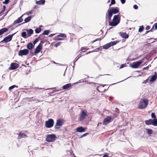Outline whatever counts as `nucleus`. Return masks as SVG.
Here are the masks:
<instances>
[{
  "label": "nucleus",
  "mask_w": 157,
  "mask_h": 157,
  "mask_svg": "<svg viewBox=\"0 0 157 157\" xmlns=\"http://www.w3.org/2000/svg\"><path fill=\"white\" fill-rule=\"evenodd\" d=\"M120 20L119 15H115L113 17V21L109 22V25L111 26H116L120 23Z\"/></svg>",
  "instance_id": "f257e3e1"
},
{
  "label": "nucleus",
  "mask_w": 157,
  "mask_h": 157,
  "mask_svg": "<svg viewBox=\"0 0 157 157\" xmlns=\"http://www.w3.org/2000/svg\"><path fill=\"white\" fill-rule=\"evenodd\" d=\"M148 100L146 99H141L139 103V108L141 109H143L145 108L147 106L148 104Z\"/></svg>",
  "instance_id": "f03ea898"
},
{
  "label": "nucleus",
  "mask_w": 157,
  "mask_h": 157,
  "mask_svg": "<svg viewBox=\"0 0 157 157\" xmlns=\"http://www.w3.org/2000/svg\"><path fill=\"white\" fill-rule=\"evenodd\" d=\"M56 138V137L54 134L48 135L46 136V140L48 142H53Z\"/></svg>",
  "instance_id": "7ed1b4c3"
},
{
  "label": "nucleus",
  "mask_w": 157,
  "mask_h": 157,
  "mask_svg": "<svg viewBox=\"0 0 157 157\" xmlns=\"http://www.w3.org/2000/svg\"><path fill=\"white\" fill-rule=\"evenodd\" d=\"M54 122L53 119L50 118L45 122V126L46 128H51L54 125Z\"/></svg>",
  "instance_id": "20e7f679"
},
{
  "label": "nucleus",
  "mask_w": 157,
  "mask_h": 157,
  "mask_svg": "<svg viewBox=\"0 0 157 157\" xmlns=\"http://www.w3.org/2000/svg\"><path fill=\"white\" fill-rule=\"evenodd\" d=\"M87 115V111L85 110H83L79 118L80 121H82L84 120Z\"/></svg>",
  "instance_id": "39448f33"
},
{
  "label": "nucleus",
  "mask_w": 157,
  "mask_h": 157,
  "mask_svg": "<svg viewBox=\"0 0 157 157\" xmlns=\"http://www.w3.org/2000/svg\"><path fill=\"white\" fill-rule=\"evenodd\" d=\"M63 120L61 119H59L57 120L56 125L55 126V128L56 129H58L63 124Z\"/></svg>",
  "instance_id": "423d86ee"
},
{
  "label": "nucleus",
  "mask_w": 157,
  "mask_h": 157,
  "mask_svg": "<svg viewBox=\"0 0 157 157\" xmlns=\"http://www.w3.org/2000/svg\"><path fill=\"white\" fill-rule=\"evenodd\" d=\"M119 9L118 7H116L111 8V9H109L107 12L110 13L113 15V14H116L119 12Z\"/></svg>",
  "instance_id": "0eeeda50"
},
{
  "label": "nucleus",
  "mask_w": 157,
  "mask_h": 157,
  "mask_svg": "<svg viewBox=\"0 0 157 157\" xmlns=\"http://www.w3.org/2000/svg\"><path fill=\"white\" fill-rule=\"evenodd\" d=\"M29 51L28 49H24L22 50H21L19 51L18 55L21 56H26L29 53Z\"/></svg>",
  "instance_id": "6e6552de"
},
{
  "label": "nucleus",
  "mask_w": 157,
  "mask_h": 157,
  "mask_svg": "<svg viewBox=\"0 0 157 157\" xmlns=\"http://www.w3.org/2000/svg\"><path fill=\"white\" fill-rule=\"evenodd\" d=\"M90 81V80H88V78H85L84 79H82L79 80L77 82L74 83V84H76L78 83H79L82 82H86L87 83H88L89 84H95V83H92L91 82H89Z\"/></svg>",
  "instance_id": "1a4fd4ad"
},
{
  "label": "nucleus",
  "mask_w": 157,
  "mask_h": 157,
  "mask_svg": "<svg viewBox=\"0 0 157 157\" xmlns=\"http://www.w3.org/2000/svg\"><path fill=\"white\" fill-rule=\"evenodd\" d=\"M143 62L141 61H138L133 63L131 66L132 68H137Z\"/></svg>",
  "instance_id": "9d476101"
},
{
  "label": "nucleus",
  "mask_w": 157,
  "mask_h": 157,
  "mask_svg": "<svg viewBox=\"0 0 157 157\" xmlns=\"http://www.w3.org/2000/svg\"><path fill=\"white\" fill-rule=\"evenodd\" d=\"M42 42H41L38 45V46L36 48L34 53L35 54H37L39 53L42 49Z\"/></svg>",
  "instance_id": "9b49d317"
},
{
  "label": "nucleus",
  "mask_w": 157,
  "mask_h": 157,
  "mask_svg": "<svg viewBox=\"0 0 157 157\" xmlns=\"http://www.w3.org/2000/svg\"><path fill=\"white\" fill-rule=\"evenodd\" d=\"M19 66V65L17 63H12L10 65V67H9L10 70H13L18 68Z\"/></svg>",
  "instance_id": "f8f14e48"
},
{
  "label": "nucleus",
  "mask_w": 157,
  "mask_h": 157,
  "mask_svg": "<svg viewBox=\"0 0 157 157\" xmlns=\"http://www.w3.org/2000/svg\"><path fill=\"white\" fill-rule=\"evenodd\" d=\"M16 33L6 36L4 38L6 40V43L10 41L12 39L13 36L16 34Z\"/></svg>",
  "instance_id": "ddd939ff"
},
{
  "label": "nucleus",
  "mask_w": 157,
  "mask_h": 157,
  "mask_svg": "<svg viewBox=\"0 0 157 157\" xmlns=\"http://www.w3.org/2000/svg\"><path fill=\"white\" fill-rule=\"evenodd\" d=\"M22 16L19 17L17 20H15L14 22L11 24V26H12L16 24L19 23L21 22L23 19L22 18Z\"/></svg>",
  "instance_id": "4468645a"
},
{
  "label": "nucleus",
  "mask_w": 157,
  "mask_h": 157,
  "mask_svg": "<svg viewBox=\"0 0 157 157\" xmlns=\"http://www.w3.org/2000/svg\"><path fill=\"white\" fill-rule=\"evenodd\" d=\"M111 119V118L109 117H108L105 118L103 122V124L104 125H107L110 122Z\"/></svg>",
  "instance_id": "2eb2a0df"
},
{
  "label": "nucleus",
  "mask_w": 157,
  "mask_h": 157,
  "mask_svg": "<svg viewBox=\"0 0 157 157\" xmlns=\"http://www.w3.org/2000/svg\"><path fill=\"white\" fill-rule=\"evenodd\" d=\"M121 36L123 38L127 39L129 37V35L127 34L126 33L120 32L119 33Z\"/></svg>",
  "instance_id": "dca6fc26"
},
{
  "label": "nucleus",
  "mask_w": 157,
  "mask_h": 157,
  "mask_svg": "<svg viewBox=\"0 0 157 157\" xmlns=\"http://www.w3.org/2000/svg\"><path fill=\"white\" fill-rule=\"evenodd\" d=\"M108 14H106V19L107 20L109 23L110 22V21L111 20V17L112 16V14L110 13L107 12Z\"/></svg>",
  "instance_id": "f3484780"
},
{
  "label": "nucleus",
  "mask_w": 157,
  "mask_h": 157,
  "mask_svg": "<svg viewBox=\"0 0 157 157\" xmlns=\"http://www.w3.org/2000/svg\"><path fill=\"white\" fill-rule=\"evenodd\" d=\"M34 46V45H33V43H32L30 42L27 44V48L28 49L31 50L33 49Z\"/></svg>",
  "instance_id": "a211bd4d"
},
{
  "label": "nucleus",
  "mask_w": 157,
  "mask_h": 157,
  "mask_svg": "<svg viewBox=\"0 0 157 157\" xmlns=\"http://www.w3.org/2000/svg\"><path fill=\"white\" fill-rule=\"evenodd\" d=\"M8 29L6 28H4L0 29V35H1L4 33L7 32Z\"/></svg>",
  "instance_id": "6ab92c4d"
},
{
  "label": "nucleus",
  "mask_w": 157,
  "mask_h": 157,
  "mask_svg": "<svg viewBox=\"0 0 157 157\" xmlns=\"http://www.w3.org/2000/svg\"><path fill=\"white\" fill-rule=\"evenodd\" d=\"M27 136V135L24 133H21L18 134V139H20L22 138H25Z\"/></svg>",
  "instance_id": "aec40b11"
},
{
  "label": "nucleus",
  "mask_w": 157,
  "mask_h": 157,
  "mask_svg": "<svg viewBox=\"0 0 157 157\" xmlns=\"http://www.w3.org/2000/svg\"><path fill=\"white\" fill-rule=\"evenodd\" d=\"M85 130V128H83L82 126L78 127L76 128V132H84Z\"/></svg>",
  "instance_id": "412c9836"
},
{
  "label": "nucleus",
  "mask_w": 157,
  "mask_h": 157,
  "mask_svg": "<svg viewBox=\"0 0 157 157\" xmlns=\"http://www.w3.org/2000/svg\"><path fill=\"white\" fill-rule=\"evenodd\" d=\"M33 16V15H31L26 18L24 20L25 22L24 23H26L29 22Z\"/></svg>",
  "instance_id": "4be33fe9"
},
{
  "label": "nucleus",
  "mask_w": 157,
  "mask_h": 157,
  "mask_svg": "<svg viewBox=\"0 0 157 157\" xmlns=\"http://www.w3.org/2000/svg\"><path fill=\"white\" fill-rule=\"evenodd\" d=\"M155 75H152L150 79V82H154L156 80L157 76L156 74V72H155Z\"/></svg>",
  "instance_id": "5701e85b"
},
{
  "label": "nucleus",
  "mask_w": 157,
  "mask_h": 157,
  "mask_svg": "<svg viewBox=\"0 0 157 157\" xmlns=\"http://www.w3.org/2000/svg\"><path fill=\"white\" fill-rule=\"evenodd\" d=\"M27 32V34L28 36L29 37L31 36V35L33 34V30L32 29H30L29 30H26Z\"/></svg>",
  "instance_id": "b1692460"
},
{
  "label": "nucleus",
  "mask_w": 157,
  "mask_h": 157,
  "mask_svg": "<svg viewBox=\"0 0 157 157\" xmlns=\"http://www.w3.org/2000/svg\"><path fill=\"white\" fill-rule=\"evenodd\" d=\"M72 85L71 83H67L63 86V89H66L71 87Z\"/></svg>",
  "instance_id": "393cba45"
},
{
  "label": "nucleus",
  "mask_w": 157,
  "mask_h": 157,
  "mask_svg": "<svg viewBox=\"0 0 157 157\" xmlns=\"http://www.w3.org/2000/svg\"><path fill=\"white\" fill-rule=\"evenodd\" d=\"M152 119H149L148 120H146L145 121V123L147 125H152Z\"/></svg>",
  "instance_id": "a878e982"
},
{
  "label": "nucleus",
  "mask_w": 157,
  "mask_h": 157,
  "mask_svg": "<svg viewBox=\"0 0 157 157\" xmlns=\"http://www.w3.org/2000/svg\"><path fill=\"white\" fill-rule=\"evenodd\" d=\"M45 2V0H40L38 1H36V3L39 5H43L44 4Z\"/></svg>",
  "instance_id": "bb28decb"
},
{
  "label": "nucleus",
  "mask_w": 157,
  "mask_h": 157,
  "mask_svg": "<svg viewBox=\"0 0 157 157\" xmlns=\"http://www.w3.org/2000/svg\"><path fill=\"white\" fill-rule=\"evenodd\" d=\"M111 47L109 43H107L103 46V48L105 49H107Z\"/></svg>",
  "instance_id": "cd10ccee"
},
{
  "label": "nucleus",
  "mask_w": 157,
  "mask_h": 157,
  "mask_svg": "<svg viewBox=\"0 0 157 157\" xmlns=\"http://www.w3.org/2000/svg\"><path fill=\"white\" fill-rule=\"evenodd\" d=\"M152 125L154 126H157V119L155 118L152 119Z\"/></svg>",
  "instance_id": "c85d7f7f"
},
{
  "label": "nucleus",
  "mask_w": 157,
  "mask_h": 157,
  "mask_svg": "<svg viewBox=\"0 0 157 157\" xmlns=\"http://www.w3.org/2000/svg\"><path fill=\"white\" fill-rule=\"evenodd\" d=\"M83 55H78L77 57L73 61V63L74 64V65H75V63L82 56H83Z\"/></svg>",
  "instance_id": "c756f323"
},
{
  "label": "nucleus",
  "mask_w": 157,
  "mask_h": 157,
  "mask_svg": "<svg viewBox=\"0 0 157 157\" xmlns=\"http://www.w3.org/2000/svg\"><path fill=\"white\" fill-rule=\"evenodd\" d=\"M118 42H119L118 41H115L110 42H109V43L110 44L111 46H113V45H116Z\"/></svg>",
  "instance_id": "7c9ffc66"
},
{
  "label": "nucleus",
  "mask_w": 157,
  "mask_h": 157,
  "mask_svg": "<svg viewBox=\"0 0 157 157\" xmlns=\"http://www.w3.org/2000/svg\"><path fill=\"white\" fill-rule=\"evenodd\" d=\"M58 37H64V38H66L67 37V36L66 35H65L63 33H60L59 35L57 36Z\"/></svg>",
  "instance_id": "2f4dec72"
},
{
  "label": "nucleus",
  "mask_w": 157,
  "mask_h": 157,
  "mask_svg": "<svg viewBox=\"0 0 157 157\" xmlns=\"http://www.w3.org/2000/svg\"><path fill=\"white\" fill-rule=\"evenodd\" d=\"M15 87H16L17 88L18 87V86H16L15 85H12L9 87V90L10 91H11L12 90H13L14 88Z\"/></svg>",
  "instance_id": "473e14b6"
},
{
  "label": "nucleus",
  "mask_w": 157,
  "mask_h": 157,
  "mask_svg": "<svg viewBox=\"0 0 157 157\" xmlns=\"http://www.w3.org/2000/svg\"><path fill=\"white\" fill-rule=\"evenodd\" d=\"M147 133L148 134H151L152 133L153 131L151 129H147Z\"/></svg>",
  "instance_id": "72a5a7b5"
},
{
  "label": "nucleus",
  "mask_w": 157,
  "mask_h": 157,
  "mask_svg": "<svg viewBox=\"0 0 157 157\" xmlns=\"http://www.w3.org/2000/svg\"><path fill=\"white\" fill-rule=\"evenodd\" d=\"M144 29V26H143V25L140 26V28L139 29V30H138L139 32H141L142 31H143Z\"/></svg>",
  "instance_id": "f704fd0d"
},
{
  "label": "nucleus",
  "mask_w": 157,
  "mask_h": 157,
  "mask_svg": "<svg viewBox=\"0 0 157 157\" xmlns=\"http://www.w3.org/2000/svg\"><path fill=\"white\" fill-rule=\"evenodd\" d=\"M49 30H45L44 31L43 33V35H48L49 33Z\"/></svg>",
  "instance_id": "c9c22d12"
},
{
  "label": "nucleus",
  "mask_w": 157,
  "mask_h": 157,
  "mask_svg": "<svg viewBox=\"0 0 157 157\" xmlns=\"http://www.w3.org/2000/svg\"><path fill=\"white\" fill-rule=\"evenodd\" d=\"M41 29L39 28H37L35 30V33H39L41 32Z\"/></svg>",
  "instance_id": "e433bc0d"
},
{
  "label": "nucleus",
  "mask_w": 157,
  "mask_h": 157,
  "mask_svg": "<svg viewBox=\"0 0 157 157\" xmlns=\"http://www.w3.org/2000/svg\"><path fill=\"white\" fill-rule=\"evenodd\" d=\"M26 32H23L21 33V36L24 38H26Z\"/></svg>",
  "instance_id": "4c0bfd02"
},
{
  "label": "nucleus",
  "mask_w": 157,
  "mask_h": 157,
  "mask_svg": "<svg viewBox=\"0 0 157 157\" xmlns=\"http://www.w3.org/2000/svg\"><path fill=\"white\" fill-rule=\"evenodd\" d=\"M151 117L153 119L156 118V116L155 113H152L151 114Z\"/></svg>",
  "instance_id": "58836bf2"
},
{
  "label": "nucleus",
  "mask_w": 157,
  "mask_h": 157,
  "mask_svg": "<svg viewBox=\"0 0 157 157\" xmlns=\"http://www.w3.org/2000/svg\"><path fill=\"white\" fill-rule=\"evenodd\" d=\"M39 38H37L33 42V44L34 46L39 41Z\"/></svg>",
  "instance_id": "ea45409f"
},
{
  "label": "nucleus",
  "mask_w": 157,
  "mask_h": 157,
  "mask_svg": "<svg viewBox=\"0 0 157 157\" xmlns=\"http://www.w3.org/2000/svg\"><path fill=\"white\" fill-rule=\"evenodd\" d=\"M61 42H59L54 45V46L56 47H57L61 44Z\"/></svg>",
  "instance_id": "a19ab883"
},
{
  "label": "nucleus",
  "mask_w": 157,
  "mask_h": 157,
  "mask_svg": "<svg viewBox=\"0 0 157 157\" xmlns=\"http://www.w3.org/2000/svg\"><path fill=\"white\" fill-rule=\"evenodd\" d=\"M116 2L115 0H111V2L109 5V6H110L111 5L114 4Z\"/></svg>",
  "instance_id": "79ce46f5"
},
{
  "label": "nucleus",
  "mask_w": 157,
  "mask_h": 157,
  "mask_svg": "<svg viewBox=\"0 0 157 157\" xmlns=\"http://www.w3.org/2000/svg\"><path fill=\"white\" fill-rule=\"evenodd\" d=\"M10 0H5V1L3 2V3L5 4H7L9 2Z\"/></svg>",
  "instance_id": "37998d69"
},
{
  "label": "nucleus",
  "mask_w": 157,
  "mask_h": 157,
  "mask_svg": "<svg viewBox=\"0 0 157 157\" xmlns=\"http://www.w3.org/2000/svg\"><path fill=\"white\" fill-rule=\"evenodd\" d=\"M98 51V49H97V48H96V49H95L94 50V51H90V52H89V53H87L86 54H88V53H91V52H97Z\"/></svg>",
  "instance_id": "c03bdc74"
},
{
  "label": "nucleus",
  "mask_w": 157,
  "mask_h": 157,
  "mask_svg": "<svg viewBox=\"0 0 157 157\" xmlns=\"http://www.w3.org/2000/svg\"><path fill=\"white\" fill-rule=\"evenodd\" d=\"M133 7L135 10H137L138 9V6L136 5H134Z\"/></svg>",
  "instance_id": "a18cd8bd"
},
{
  "label": "nucleus",
  "mask_w": 157,
  "mask_h": 157,
  "mask_svg": "<svg viewBox=\"0 0 157 157\" xmlns=\"http://www.w3.org/2000/svg\"><path fill=\"white\" fill-rule=\"evenodd\" d=\"M44 35H43V34H40V35L39 36V37H38L37 38H39V39L40 38H43V36Z\"/></svg>",
  "instance_id": "49530a36"
},
{
  "label": "nucleus",
  "mask_w": 157,
  "mask_h": 157,
  "mask_svg": "<svg viewBox=\"0 0 157 157\" xmlns=\"http://www.w3.org/2000/svg\"><path fill=\"white\" fill-rule=\"evenodd\" d=\"M32 11H31L28 13H26V14L27 15H29V14H32Z\"/></svg>",
  "instance_id": "de8ad7c7"
},
{
  "label": "nucleus",
  "mask_w": 157,
  "mask_h": 157,
  "mask_svg": "<svg viewBox=\"0 0 157 157\" xmlns=\"http://www.w3.org/2000/svg\"><path fill=\"white\" fill-rule=\"evenodd\" d=\"M148 79L147 78V79H146V80H144L143 82V83L146 84L148 82Z\"/></svg>",
  "instance_id": "09e8293b"
},
{
  "label": "nucleus",
  "mask_w": 157,
  "mask_h": 157,
  "mask_svg": "<svg viewBox=\"0 0 157 157\" xmlns=\"http://www.w3.org/2000/svg\"><path fill=\"white\" fill-rule=\"evenodd\" d=\"M150 28V26L149 25L147 26L146 27L145 29L146 30H148Z\"/></svg>",
  "instance_id": "8fccbe9b"
},
{
  "label": "nucleus",
  "mask_w": 157,
  "mask_h": 157,
  "mask_svg": "<svg viewBox=\"0 0 157 157\" xmlns=\"http://www.w3.org/2000/svg\"><path fill=\"white\" fill-rule=\"evenodd\" d=\"M86 49H85L84 48H83V47H82L81 48V51H82V52H85V51H86Z\"/></svg>",
  "instance_id": "3c124183"
},
{
  "label": "nucleus",
  "mask_w": 157,
  "mask_h": 157,
  "mask_svg": "<svg viewBox=\"0 0 157 157\" xmlns=\"http://www.w3.org/2000/svg\"><path fill=\"white\" fill-rule=\"evenodd\" d=\"M120 1L122 4H124L126 0H120Z\"/></svg>",
  "instance_id": "603ef678"
},
{
  "label": "nucleus",
  "mask_w": 157,
  "mask_h": 157,
  "mask_svg": "<svg viewBox=\"0 0 157 157\" xmlns=\"http://www.w3.org/2000/svg\"><path fill=\"white\" fill-rule=\"evenodd\" d=\"M154 27H155V29H157V22L156 23H155L154 25Z\"/></svg>",
  "instance_id": "864d4df0"
},
{
  "label": "nucleus",
  "mask_w": 157,
  "mask_h": 157,
  "mask_svg": "<svg viewBox=\"0 0 157 157\" xmlns=\"http://www.w3.org/2000/svg\"><path fill=\"white\" fill-rule=\"evenodd\" d=\"M125 65L124 64H122L121 65L120 67V68L121 69L125 67Z\"/></svg>",
  "instance_id": "5fc2aeb1"
},
{
  "label": "nucleus",
  "mask_w": 157,
  "mask_h": 157,
  "mask_svg": "<svg viewBox=\"0 0 157 157\" xmlns=\"http://www.w3.org/2000/svg\"><path fill=\"white\" fill-rule=\"evenodd\" d=\"M130 77H128L127 78H126V79H124V80H122V81H120V82H117V83H115L112 84L111 85H114V84H117V83H119V82H122V81H124V80H126V79H128V78H129Z\"/></svg>",
  "instance_id": "6e6d98bb"
},
{
  "label": "nucleus",
  "mask_w": 157,
  "mask_h": 157,
  "mask_svg": "<svg viewBox=\"0 0 157 157\" xmlns=\"http://www.w3.org/2000/svg\"><path fill=\"white\" fill-rule=\"evenodd\" d=\"M102 39H103V38H101V37H100V38H97V39H96L95 40V41H98V40H101Z\"/></svg>",
  "instance_id": "4d7b16f0"
},
{
  "label": "nucleus",
  "mask_w": 157,
  "mask_h": 157,
  "mask_svg": "<svg viewBox=\"0 0 157 157\" xmlns=\"http://www.w3.org/2000/svg\"><path fill=\"white\" fill-rule=\"evenodd\" d=\"M88 133H86L84 134H83L81 136V137H83L86 136L88 134Z\"/></svg>",
  "instance_id": "13d9d810"
},
{
  "label": "nucleus",
  "mask_w": 157,
  "mask_h": 157,
  "mask_svg": "<svg viewBox=\"0 0 157 157\" xmlns=\"http://www.w3.org/2000/svg\"><path fill=\"white\" fill-rule=\"evenodd\" d=\"M100 86H98V88L97 89V90L99 92H100L102 93V92L101 91H100V90H99V88H100Z\"/></svg>",
  "instance_id": "bf43d9fd"
},
{
  "label": "nucleus",
  "mask_w": 157,
  "mask_h": 157,
  "mask_svg": "<svg viewBox=\"0 0 157 157\" xmlns=\"http://www.w3.org/2000/svg\"><path fill=\"white\" fill-rule=\"evenodd\" d=\"M154 26H153L152 28L150 30H149V31H150V32H152L153 31V30H154Z\"/></svg>",
  "instance_id": "052dcab7"
},
{
  "label": "nucleus",
  "mask_w": 157,
  "mask_h": 157,
  "mask_svg": "<svg viewBox=\"0 0 157 157\" xmlns=\"http://www.w3.org/2000/svg\"><path fill=\"white\" fill-rule=\"evenodd\" d=\"M97 49H98V51H99V50L101 51L102 49L101 46L100 47L97 48Z\"/></svg>",
  "instance_id": "680f3d73"
},
{
  "label": "nucleus",
  "mask_w": 157,
  "mask_h": 157,
  "mask_svg": "<svg viewBox=\"0 0 157 157\" xmlns=\"http://www.w3.org/2000/svg\"><path fill=\"white\" fill-rule=\"evenodd\" d=\"M148 68V66H147L146 67H144L143 68L144 70H147Z\"/></svg>",
  "instance_id": "e2e57ef3"
},
{
  "label": "nucleus",
  "mask_w": 157,
  "mask_h": 157,
  "mask_svg": "<svg viewBox=\"0 0 157 157\" xmlns=\"http://www.w3.org/2000/svg\"><path fill=\"white\" fill-rule=\"evenodd\" d=\"M5 40H5V38H4L3 40H2L1 41V42H5V43H6V41Z\"/></svg>",
  "instance_id": "0e129e2a"
},
{
  "label": "nucleus",
  "mask_w": 157,
  "mask_h": 157,
  "mask_svg": "<svg viewBox=\"0 0 157 157\" xmlns=\"http://www.w3.org/2000/svg\"><path fill=\"white\" fill-rule=\"evenodd\" d=\"M54 35V34H51L49 36L50 37H52Z\"/></svg>",
  "instance_id": "69168bd1"
},
{
  "label": "nucleus",
  "mask_w": 157,
  "mask_h": 157,
  "mask_svg": "<svg viewBox=\"0 0 157 157\" xmlns=\"http://www.w3.org/2000/svg\"><path fill=\"white\" fill-rule=\"evenodd\" d=\"M57 39L58 40H63L62 38H57Z\"/></svg>",
  "instance_id": "338daca9"
},
{
  "label": "nucleus",
  "mask_w": 157,
  "mask_h": 157,
  "mask_svg": "<svg viewBox=\"0 0 157 157\" xmlns=\"http://www.w3.org/2000/svg\"><path fill=\"white\" fill-rule=\"evenodd\" d=\"M103 157H109L107 155H104L103 156Z\"/></svg>",
  "instance_id": "774afa93"
}]
</instances>
